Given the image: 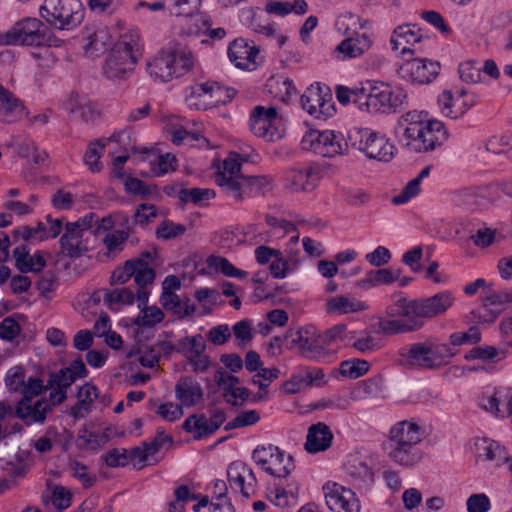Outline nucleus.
<instances>
[{"mask_svg": "<svg viewBox=\"0 0 512 512\" xmlns=\"http://www.w3.org/2000/svg\"><path fill=\"white\" fill-rule=\"evenodd\" d=\"M235 94L234 88L225 87L218 82L207 81L189 87L186 101L198 110H207L229 103Z\"/></svg>", "mask_w": 512, "mask_h": 512, "instance_id": "nucleus-9", "label": "nucleus"}, {"mask_svg": "<svg viewBox=\"0 0 512 512\" xmlns=\"http://www.w3.org/2000/svg\"><path fill=\"white\" fill-rule=\"evenodd\" d=\"M412 306V300H408L407 298H400L396 301L395 305L387 307L386 314L389 317H403L415 319V314L410 313Z\"/></svg>", "mask_w": 512, "mask_h": 512, "instance_id": "nucleus-59", "label": "nucleus"}, {"mask_svg": "<svg viewBox=\"0 0 512 512\" xmlns=\"http://www.w3.org/2000/svg\"><path fill=\"white\" fill-rule=\"evenodd\" d=\"M301 148L311 151L322 157H334L345 154L348 150V142L342 134L332 130H309L301 140Z\"/></svg>", "mask_w": 512, "mask_h": 512, "instance_id": "nucleus-10", "label": "nucleus"}, {"mask_svg": "<svg viewBox=\"0 0 512 512\" xmlns=\"http://www.w3.org/2000/svg\"><path fill=\"white\" fill-rule=\"evenodd\" d=\"M39 13L47 24L59 30H70L84 19L80 0H44Z\"/></svg>", "mask_w": 512, "mask_h": 512, "instance_id": "nucleus-7", "label": "nucleus"}, {"mask_svg": "<svg viewBox=\"0 0 512 512\" xmlns=\"http://www.w3.org/2000/svg\"><path fill=\"white\" fill-rule=\"evenodd\" d=\"M365 304L360 301L349 299L346 296H335L327 300L326 310L328 313L348 314L364 310Z\"/></svg>", "mask_w": 512, "mask_h": 512, "instance_id": "nucleus-39", "label": "nucleus"}, {"mask_svg": "<svg viewBox=\"0 0 512 512\" xmlns=\"http://www.w3.org/2000/svg\"><path fill=\"white\" fill-rule=\"evenodd\" d=\"M62 40L40 19L25 17L10 29L0 32V46L59 47Z\"/></svg>", "mask_w": 512, "mask_h": 512, "instance_id": "nucleus-3", "label": "nucleus"}, {"mask_svg": "<svg viewBox=\"0 0 512 512\" xmlns=\"http://www.w3.org/2000/svg\"><path fill=\"white\" fill-rule=\"evenodd\" d=\"M136 260H127L123 266L115 269L110 277L111 285L124 284L133 277L135 273Z\"/></svg>", "mask_w": 512, "mask_h": 512, "instance_id": "nucleus-57", "label": "nucleus"}, {"mask_svg": "<svg viewBox=\"0 0 512 512\" xmlns=\"http://www.w3.org/2000/svg\"><path fill=\"white\" fill-rule=\"evenodd\" d=\"M186 230V226L181 223L164 220L156 228L155 235L160 240L168 241L184 235Z\"/></svg>", "mask_w": 512, "mask_h": 512, "instance_id": "nucleus-49", "label": "nucleus"}, {"mask_svg": "<svg viewBox=\"0 0 512 512\" xmlns=\"http://www.w3.org/2000/svg\"><path fill=\"white\" fill-rule=\"evenodd\" d=\"M84 232L77 224L67 222L65 233L61 236L59 244L61 252L69 258H78L88 251L87 243L84 241Z\"/></svg>", "mask_w": 512, "mask_h": 512, "instance_id": "nucleus-26", "label": "nucleus"}, {"mask_svg": "<svg viewBox=\"0 0 512 512\" xmlns=\"http://www.w3.org/2000/svg\"><path fill=\"white\" fill-rule=\"evenodd\" d=\"M104 149V145L99 140L91 142L87 151L84 154V162L89 167L90 171L95 173L99 172L102 165L99 161L100 151Z\"/></svg>", "mask_w": 512, "mask_h": 512, "instance_id": "nucleus-55", "label": "nucleus"}, {"mask_svg": "<svg viewBox=\"0 0 512 512\" xmlns=\"http://www.w3.org/2000/svg\"><path fill=\"white\" fill-rule=\"evenodd\" d=\"M175 395L182 405L191 407L202 399L203 391L196 380L191 377H182L175 386Z\"/></svg>", "mask_w": 512, "mask_h": 512, "instance_id": "nucleus-31", "label": "nucleus"}, {"mask_svg": "<svg viewBox=\"0 0 512 512\" xmlns=\"http://www.w3.org/2000/svg\"><path fill=\"white\" fill-rule=\"evenodd\" d=\"M349 483L360 491H367L374 483L372 468L359 457H351L344 463Z\"/></svg>", "mask_w": 512, "mask_h": 512, "instance_id": "nucleus-22", "label": "nucleus"}, {"mask_svg": "<svg viewBox=\"0 0 512 512\" xmlns=\"http://www.w3.org/2000/svg\"><path fill=\"white\" fill-rule=\"evenodd\" d=\"M324 490L325 502L330 510L336 512L360 511V501L351 489L333 483L331 486H324Z\"/></svg>", "mask_w": 512, "mask_h": 512, "instance_id": "nucleus-17", "label": "nucleus"}, {"mask_svg": "<svg viewBox=\"0 0 512 512\" xmlns=\"http://www.w3.org/2000/svg\"><path fill=\"white\" fill-rule=\"evenodd\" d=\"M87 429L82 428L79 430L78 433V441H82L83 443H79V447L81 449H91V450H97L99 449L103 444H106L112 434V428L108 427L105 428L101 433H90L89 439H86Z\"/></svg>", "mask_w": 512, "mask_h": 512, "instance_id": "nucleus-45", "label": "nucleus"}, {"mask_svg": "<svg viewBox=\"0 0 512 512\" xmlns=\"http://www.w3.org/2000/svg\"><path fill=\"white\" fill-rule=\"evenodd\" d=\"M156 413L164 420L174 422L183 416V409L179 404L168 402L160 404L156 409Z\"/></svg>", "mask_w": 512, "mask_h": 512, "instance_id": "nucleus-62", "label": "nucleus"}, {"mask_svg": "<svg viewBox=\"0 0 512 512\" xmlns=\"http://www.w3.org/2000/svg\"><path fill=\"white\" fill-rule=\"evenodd\" d=\"M401 275L400 269H378V270H370L365 274V277L361 280H358L355 283V286L362 289L368 290L371 287H376L379 285H389L399 279Z\"/></svg>", "mask_w": 512, "mask_h": 512, "instance_id": "nucleus-32", "label": "nucleus"}, {"mask_svg": "<svg viewBox=\"0 0 512 512\" xmlns=\"http://www.w3.org/2000/svg\"><path fill=\"white\" fill-rule=\"evenodd\" d=\"M357 138L359 143L354 141L351 145L365 153L368 158L388 162L394 157L395 147L385 135L365 129L356 132L355 140Z\"/></svg>", "mask_w": 512, "mask_h": 512, "instance_id": "nucleus-12", "label": "nucleus"}, {"mask_svg": "<svg viewBox=\"0 0 512 512\" xmlns=\"http://www.w3.org/2000/svg\"><path fill=\"white\" fill-rule=\"evenodd\" d=\"M216 193L213 189L208 188H191L180 191V200L183 203L191 202L196 205H202L205 201L213 199Z\"/></svg>", "mask_w": 512, "mask_h": 512, "instance_id": "nucleus-48", "label": "nucleus"}, {"mask_svg": "<svg viewBox=\"0 0 512 512\" xmlns=\"http://www.w3.org/2000/svg\"><path fill=\"white\" fill-rule=\"evenodd\" d=\"M369 363L363 359L344 360L340 363L339 372L342 376L357 379L365 375L369 370Z\"/></svg>", "mask_w": 512, "mask_h": 512, "instance_id": "nucleus-47", "label": "nucleus"}, {"mask_svg": "<svg viewBox=\"0 0 512 512\" xmlns=\"http://www.w3.org/2000/svg\"><path fill=\"white\" fill-rule=\"evenodd\" d=\"M422 328V323L416 318L402 319H380L378 322V331L385 335H394L418 331Z\"/></svg>", "mask_w": 512, "mask_h": 512, "instance_id": "nucleus-36", "label": "nucleus"}, {"mask_svg": "<svg viewBox=\"0 0 512 512\" xmlns=\"http://www.w3.org/2000/svg\"><path fill=\"white\" fill-rule=\"evenodd\" d=\"M15 266L21 273H39L46 266V261L40 251L30 255L26 245H19L13 249Z\"/></svg>", "mask_w": 512, "mask_h": 512, "instance_id": "nucleus-29", "label": "nucleus"}, {"mask_svg": "<svg viewBox=\"0 0 512 512\" xmlns=\"http://www.w3.org/2000/svg\"><path fill=\"white\" fill-rule=\"evenodd\" d=\"M21 327L13 317H6L0 322V338L7 341L19 336Z\"/></svg>", "mask_w": 512, "mask_h": 512, "instance_id": "nucleus-61", "label": "nucleus"}, {"mask_svg": "<svg viewBox=\"0 0 512 512\" xmlns=\"http://www.w3.org/2000/svg\"><path fill=\"white\" fill-rule=\"evenodd\" d=\"M135 293L130 288H116L113 291H105L104 300L108 305H131L134 302Z\"/></svg>", "mask_w": 512, "mask_h": 512, "instance_id": "nucleus-51", "label": "nucleus"}, {"mask_svg": "<svg viewBox=\"0 0 512 512\" xmlns=\"http://www.w3.org/2000/svg\"><path fill=\"white\" fill-rule=\"evenodd\" d=\"M458 72L462 81L466 83H478L481 80V67L476 61H465L459 65Z\"/></svg>", "mask_w": 512, "mask_h": 512, "instance_id": "nucleus-54", "label": "nucleus"}, {"mask_svg": "<svg viewBox=\"0 0 512 512\" xmlns=\"http://www.w3.org/2000/svg\"><path fill=\"white\" fill-rule=\"evenodd\" d=\"M140 55L137 37L124 35L111 49L103 72L108 79H125L134 71Z\"/></svg>", "mask_w": 512, "mask_h": 512, "instance_id": "nucleus-5", "label": "nucleus"}, {"mask_svg": "<svg viewBox=\"0 0 512 512\" xmlns=\"http://www.w3.org/2000/svg\"><path fill=\"white\" fill-rule=\"evenodd\" d=\"M103 460L109 467H124L128 464V451L114 448L103 455Z\"/></svg>", "mask_w": 512, "mask_h": 512, "instance_id": "nucleus-63", "label": "nucleus"}, {"mask_svg": "<svg viewBox=\"0 0 512 512\" xmlns=\"http://www.w3.org/2000/svg\"><path fill=\"white\" fill-rule=\"evenodd\" d=\"M265 9L268 13L279 16H286L291 12L302 15L307 12L308 5L305 0H295L294 2L272 1L266 4Z\"/></svg>", "mask_w": 512, "mask_h": 512, "instance_id": "nucleus-40", "label": "nucleus"}, {"mask_svg": "<svg viewBox=\"0 0 512 512\" xmlns=\"http://www.w3.org/2000/svg\"><path fill=\"white\" fill-rule=\"evenodd\" d=\"M252 459L262 470L274 477H287L295 468L290 455L272 444L259 445L252 452Z\"/></svg>", "mask_w": 512, "mask_h": 512, "instance_id": "nucleus-11", "label": "nucleus"}, {"mask_svg": "<svg viewBox=\"0 0 512 512\" xmlns=\"http://www.w3.org/2000/svg\"><path fill=\"white\" fill-rule=\"evenodd\" d=\"M139 308L142 315H139L134 321V324L139 327H153L164 319L163 311L157 306L148 307L146 304Z\"/></svg>", "mask_w": 512, "mask_h": 512, "instance_id": "nucleus-50", "label": "nucleus"}, {"mask_svg": "<svg viewBox=\"0 0 512 512\" xmlns=\"http://www.w3.org/2000/svg\"><path fill=\"white\" fill-rule=\"evenodd\" d=\"M201 0H165L172 14L176 16L192 15L199 7Z\"/></svg>", "mask_w": 512, "mask_h": 512, "instance_id": "nucleus-52", "label": "nucleus"}, {"mask_svg": "<svg viewBox=\"0 0 512 512\" xmlns=\"http://www.w3.org/2000/svg\"><path fill=\"white\" fill-rule=\"evenodd\" d=\"M368 113H395L408 104L407 93L381 81H367Z\"/></svg>", "mask_w": 512, "mask_h": 512, "instance_id": "nucleus-8", "label": "nucleus"}, {"mask_svg": "<svg viewBox=\"0 0 512 512\" xmlns=\"http://www.w3.org/2000/svg\"><path fill=\"white\" fill-rule=\"evenodd\" d=\"M298 353L304 358L314 361L325 360L332 356V353L325 349L324 340L313 326L305 327Z\"/></svg>", "mask_w": 512, "mask_h": 512, "instance_id": "nucleus-25", "label": "nucleus"}, {"mask_svg": "<svg viewBox=\"0 0 512 512\" xmlns=\"http://www.w3.org/2000/svg\"><path fill=\"white\" fill-rule=\"evenodd\" d=\"M63 109L73 118L89 122L97 116L93 103L86 97L78 94H70L62 104Z\"/></svg>", "mask_w": 512, "mask_h": 512, "instance_id": "nucleus-27", "label": "nucleus"}, {"mask_svg": "<svg viewBox=\"0 0 512 512\" xmlns=\"http://www.w3.org/2000/svg\"><path fill=\"white\" fill-rule=\"evenodd\" d=\"M227 477L230 488L249 498L255 492L256 477L253 470L245 463L236 461L229 465Z\"/></svg>", "mask_w": 512, "mask_h": 512, "instance_id": "nucleus-18", "label": "nucleus"}, {"mask_svg": "<svg viewBox=\"0 0 512 512\" xmlns=\"http://www.w3.org/2000/svg\"><path fill=\"white\" fill-rule=\"evenodd\" d=\"M424 438V429L414 420H403L394 424L385 444L388 457L398 465L412 467L422 459L419 444Z\"/></svg>", "mask_w": 512, "mask_h": 512, "instance_id": "nucleus-1", "label": "nucleus"}, {"mask_svg": "<svg viewBox=\"0 0 512 512\" xmlns=\"http://www.w3.org/2000/svg\"><path fill=\"white\" fill-rule=\"evenodd\" d=\"M267 498L274 506L280 508H285L296 503L294 495L288 493L282 487H276L274 490L270 491Z\"/></svg>", "mask_w": 512, "mask_h": 512, "instance_id": "nucleus-58", "label": "nucleus"}, {"mask_svg": "<svg viewBox=\"0 0 512 512\" xmlns=\"http://www.w3.org/2000/svg\"><path fill=\"white\" fill-rule=\"evenodd\" d=\"M410 313L415 314L417 321L425 324V319H431L444 314L455 302V297L450 291H441L433 296L415 299Z\"/></svg>", "mask_w": 512, "mask_h": 512, "instance_id": "nucleus-14", "label": "nucleus"}, {"mask_svg": "<svg viewBox=\"0 0 512 512\" xmlns=\"http://www.w3.org/2000/svg\"><path fill=\"white\" fill-rule=\"evenodd\" d=\"M333 440V434L328 425L318 422L309 427L306 436L305 450L317 453L328 449Z\"/></svg>", "mask_w": 512, "mask_h": 512, "instance_id": "nucleus-30", "label": "nucleus"}, {"mask_svg": "<svg viewBox=\"0 0 512 512\" xmlns=\"http://www.w3.org/2000/svg\"><path fill=\"white\" fill-rule=\"evenodd\" d=\"M50 412L51 404L46 398L32 403V398L22 397L15 408L14 415L29 426L34 423L43 424Z\"/></svg>", "mask_w": 512, "mask_h": 512, "instance_id": "nucleus-20", "label": "nucleus"}, {"mask_svg": "<svg viewBox=\"0 0 512 512\" xmlns=\"http://www.w3.org/2000/svg\"><path fill=\"white\" fill-rule=\"evenodd\" d=\"M194 59L190 49L181 43H169L147 62L146 70L155 82L165 83L187 73Z\"/></svg>", "mask_w": 512, "mask_h": 512, "instance_id": "nucleus-2", "label": "nucleus"}, {"mask_svg": "<svg viewBox=\"0 0 512 512\" xmlns=\"http://www.w3.org/2000/svg\"><path fill=\"white\" fill-rule=\"evenodd\" d=\"M125 190L133 195H139L142 199H148L156 186H147L142 180L128 176L124 182Z\"/></svg>", "mask_w": 512, "mask_h": 512, "instance_id": "nucleus-56", "label": "nucleus"}, {"mask_svg": "<svg viewBox=\"0 0 512 512\" xmlns=\"http://www.w3.org/2000/svg\"><path fill=\"white\" fill-rule=\"evenodd\" d=\"M258 53L259 49L255 45H249L243 38L235 39L228 47L229 60L234 63L235 67L244 70L255 69Z\"/></svg>", "mask_w": 512, "mask_h": 512, "instance_id": "nucleus-23", "label": "nucleus"}, {"mask_svg": "<svg viewBox=\"0 0 512 512\" xmlns=\"http://www.w3.org/2000/svg\"><path fill=\"white\" fill-rule=\"evenodd\" d=\"M336 97L342 105H347L352 102L357 105L360 110L368 112L369 99L367 81L362 83L360 87L355 88H348L341 85L337 86Z\"/></svg>", "mask_w": 512, "mask_h": 512, "instance_id": "nucleus-34", "label": "nucleus"}, {"mask_svg": "<svg viewBox=\"0 0 512 512\" xmlns=\"http://www.w3.org/2000/svg\"><path fill=\"white\" fill-rule=\"evenodd\" d=\"M182 428L188 433H194L196 440L205 438L215 432L205 414L188 416L183 422Z\"/></svg>", "mask_w": 512, "mask_h": 512, "instance_id": "nucleus-38", "label": "nucleus"}, {"mask_svg": "<svg viewBox=\"0 0 512 512\" xmlns=\"http://www.w3.org/2000/svg\"><path fill=\"white\" fill-rule=\"evenodd\" d=\"M370 46V37L364 33L356 38L344 39L336 46L335 51L344 54L345 57L356 58L367 51Z\"/></svg>", "mask_w": 512, "mask_h": 512, "instance_id": "nucleus-37", "label": "nucleus"}, {"mask_svg": "<svg viewBox=\"0 0 512 512\" xmlns=\"http://www.w3.org/2000/svg\"><path fill=\"white\" fill-rule=\"evenodd\" d=\"M440 63L428 59L414 58L406 60L398 69L402 79L417 84H428L439 74Z\"/></svg>", "mask_w": 512, "mask_h": 512, "instance_id": "nucleus-15", "label": "nucleus"}, {"mask_svg": "<svg viewBox=\"0 0 512 512\" xmlns=\"http://www.w3.org/2000/svg\"><path fill=\"white\" fill-rule=\"evenodd\" d=\"M475 450L479 458L483 457L488 461H501L506 458L505 448L486 438L478 439L475 442Z\"/></svg>", "mask_w": 512, "mask_h": 512, "instance_id": "nucleus-41", "label": "nucleus"}, {"mask_svg": "<svg viewBox=\"0 0 512 512\" xmlns=\"http://www.w3.org/2000/svg\"><path fill=\"white\" fill-rule=\"evenodd\" d=\"M320 179L319 169L312 164L288 169L284 175V186L291 192L311 191Z\"/></svg>", "mask_w": 512, "mask_h": 512, "instance_id": "nucleus-16", "label": "nucleus"}, {"mask_svg": "<svg viewBox=\"0 0 512 512\" xmlns=\"http://www.w3.org/2000/svg\"><path fill=\"white\" fill-rule=\"evenodd\" d=\"M277 120V111L274 107L256 106L251 112L249 126L254 135L273 141L275 131L273 124Z\"/></svg>", "mask_w": 512, "mask_h": 512, "instance_id": "nucleus-21", "label": "nucleus"}, {"mask_svg": "<svg viewBox=\"0 0 512 512\" xmlns=\"http://www.w3.org/2000/svg\"><path fill=\"white\" fill-rule=\"evenodd\" d=\"M238 157L239 154L237 153L230 154V156L223 161L222 169L215 174V183L223 193H225V183H235L240 181V177H243V175H241V163Z\"/></svg>", "mask_w": 512, "mask_h": 512, "instance_id": "nucleus-35", "label": "nucleus"}, {"mask_svg": "<svg viewBox=\"0 0 512 512\" xmlns=\"http://www.w3.org/2000/svg\"><path fill=\"white\" fill-rule=\"evenodd\" d=\"M25 114L23 102L12 92L0 84V115L1 120L13 123L21 119Z\"/></svg>", "mask_w": 512, "mask_h": 512, "instance_id": "nucleus-28", "label": "nucleus"}, {"mask_svg": "<svg viewBox=\"0 0 512 512\" xmlns=\"http://www.w3.org/2000/svg\"><path fill=\"white\" fill-rule=\"evenodd\" d=\"M5 382L9 390L14 392L22 391L25 382V372L22 367L15 366L8 370Z\"/></svg>", "mask_w": 512, "mask_h": 512, "instance_id": "nucleus-60", "label": "nucleus"}, {"mask_svg": "<svg viewBox=\"0 0 512 512\" xmlns=\"http://www.w3.org/2000/svg\"><path fill=\"white\" fill-rule=\"evenodd\" d=\"M135 265V273L133 278L137 289V302L138 307L145 306L148 303L149 292L145 289L148 285L152 284L155 279V271L150 266L138 260Z\"/></svg>", "mask_w": 512, "mask_h": 512, "instance_id": "nucleus-33", "label": "nucleus"}, {"mask_svg": "<svg viewBox=\"0 0 512 512\" xmlns=\"http://www.w3.org/2000/svg\"><path fill=\"white\" fill-rule=\"evenodd\" d=\"M300 101L302 108L316 118L330 117L335 112L329 87L320 83L311 84L301 96Z\"/></svg>", "mask_w": 512, "mask_h": 512, "instance_id": "nucleus-13", "label": "nucleus"}, {"mask_svg": "<svg viewBox=\"0 0 512 512\" xmlns=\"http://www.w3.org/2000/svg\"><path fill=\"white\" fill-rule=\"evenodd\" d=\"M457 352L450 344L429 341L403 347L400 350V355L405 358L409 366L436 370L447 365Z\"/></svg>", "mask_w": 512, "mask_h": 512, "instance_id": "nucleus-4", "label": "nucleus"}, {"mask_svg": "<svg viewBox=\"0 0 512 512\" xmlns=\"http://www.w3.org/2000/svg\"><path fill=\"white\" fill-rule=\"evenodd\" d=\"M428 116L424 111H409L403 114L394 129L398 143L410 152L425 153L433 151V141L425 142L424 122Z\"/></svg>", "mask_w": 512, "mask_h": 512, "instance_id": "nucleus-6", "label": "nucleus"}, {"mask_svg": "<svg viewBox=\"0 0 512 512\" xmlns=\"http://www.w3.org/2000/svg\"><path fill=\"white\" fill-rule=\"evenodd\" d=\"M490 509V500L487 495L473 494L467 499L468 512H487Z\"/></svg>", "mask_w": 512, "mask_h": 512, "instance_id": "nucleus-64", "label": "nucleus"}, {"mask_svg": "<svg viewBox=\"0 0 512 512\" xmlns=\"http://www.w3.org/2000/svg\"><path fill=\"white\" fill-rule=\"evenodd\" d=\"M268 184L269 180L265 176H243L238 182L225 183V194L236 201H241L244 196L260 193Z\"/></svg>", "mask_w": 512, "mask_h": 512, "instance_id": "nucleus-24", "label": "nucleus"}, {"mask_svg": "<svg viewBox=\"0 0 512 512\" xmlns=\"http://www.w3.org/2000/svg\"><path fill=\"white\" fill-rule=\"evenodd\" d=\"M450 346L455 347L463 344H477L481 340V333L475 326L469 328L467 332H455L449 337Z\"/></svg>", "mask_w": 512, "mask_h": 512, "instance_id": "nucleus-53", "label": "nucleus"}, {"mask_svg": "<svg viewBox=\"0 0 512 512\" xmlns=\"http://www.w3.org/2000/svg\"><path fill=\"white\" fill-rule=\"evenodd\" d=\"M431 167H424L417 177L410 180L400 194L396 195L392 199V203L395 205H400L408 202L411 198L416 196L420 192V183L421 181L428 177L430 174Z\"/></svg>", "mask_w": 512, "mask_h": 512, "instance_id": "nucleus-43", "label": "nucleus"}, {"mask_svg": "<svg viewBox=\"0 0 512 512\" xmlns=\"http://www.w3.org/2000/svg\"><path fill=\"white\" fill-rule=\"evenodd\" d=\"M479 406L497 416L512 415V388L499 387L491 392H484L478 398Z\"/></svg>", "mask_w": 512, "mask_h": 512, "instance_id": "nucleus-19", "label": "nucleus"}, {"mask_svg": "<svg viewBox=\"0 0 512 512\" xmlns=\"http://www.w3.org/2000/svg\"><path fill=\"white\" fill-rule=\"evenodd\" d=\"M506 357V352L495 346H476L468 351L464 358L467 361L479 359L486 362H499Z\"/></svg>", "mask_w": 512, "mask_h": 512, "instance_id": "nucleus-42", "label": "nucleus"}, {"mask_svg": "<svg viewBox=\"0 0 512 512\" xmlns=\"http://www.w3.org/2000/svg\"><path fill=\"white\" fill-rule=\"evenodd\" d=\"M424 133H425V142L431 139L433 142V150L436 147L443 145V143L448 139V131L444 124L439 120H428L425 118L424 122Z\"/></svg>", "mask_w": 512, "mask_h": 512, "instance_id": "nucleus-44", "label": "nucleus"}, {"mask_svg": "<svg viewBox=\"0 0 512 512\" xmlns=\"http://www.w3.org/2000/svg\"><path fill=\"white\" fill-rule=\"evenodd\" d=\"M129 236V230H114L111 233H107L102 239V243L106 248L104 255L111 256L121 252Z\"/></svg>", "mask_w": 512, "mask_h": 512, "instance_id": "nucleus-46", "label": "nucleus"}]
</instances>
